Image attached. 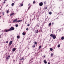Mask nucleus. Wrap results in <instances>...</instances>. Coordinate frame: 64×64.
Returning a JSON list of instances; mask_svg holds the SVG:
<instances>
[{
    "label": "nucleus",
    "instance_id": "15",
    "mask_svg": "<svg viewBox=\"0 0 64 64\" xmlns=\"http://www.w3.org/2000/svg\"><path fill=\"white\" fill-rule=\"evenodd\" d=\"M20 6H23V4H20Z\"/></svg>",
    "mask_w": 64,
    "mask_h": 64
},
{
    "label": "nucleus",
    "instance_id": "1",
    "mask_svg": "<svg viewBox=\"0 0 64 64\" xmlns=\"http://www.w3.org/2000/svg\"><path fill=\"white\" fill-rule=\"evenodd\" d=\"M15 29V28L14 27H11L10 29H9L8 30H4V32H8V31H12L14 30Z\"/></svg>",
    "mask_w": 64,
    "mask_h": 64
},
{
    "label": "nucleus",
    "instance_id": "24",
    "mask_svg": "<svg viewBox=\"0 0 64 64\" xmlns=\"http://www.w3.org/2000/svg\"><path fill=\"white\" fill-rule=\"evenodd\" d=\"M14 3H12V6H14Z\"/></svg>",
    "mask_w": 64,
    "mask_h": 64
},
{
    "label": "nucleus",
    "instance_id": "10",
    "mask_svg": "<svg viewBox=\"0 0 64 64\" xmlns=\"http://www.w3.org/2000/svg\"><path fill=\"white\" fill-rule=\"evenodd\" d=\"M31 6L30 5L28 7V10H29L30 9V8H31Z\"/></svg>",
    "mask_w": 64,
    "mask_h": 64
},
{
    "label": "nucleus",
    "instance_id": "29",
    "mask_svg": "<svg viewBox=\"0 0 64 64\" xmlns=\"http://www.w3.org/2000/svg\"><path fill=\"white\" fill-rule=\"evenodd\" d=\"M35 3H36V2H35V1H34L33 2V4H34Z\"/></svg>",
    "mask_w": 64,
    "mask_h": 64
},
{
    "label": "nucleus",
    "instance_id": "48",
    "mask_svg": "<svg viewBox=\"0 0 64 64\" xmlns=\"http://www.w3.org/2000/svg\"><path fill=\"white\" fill-rule=\"evenodd\" d=\"M31 61V60H30V61Z\"/></svg>",
    "mask_w": 64,
    "mask_h": 64
},
{
    "label": "nucleus",
    "instance_id": "13",
    "mask_svg": "<svg viewBox=\"0 0 64 64\" xmlns=\"http://www.w3.org/2000/svg\"><path fill=\"white\" fill-rule=\"evenodd\" d=\"M38 33V30H37L36 31V33Z\"/></svg>",
    "mask_w": 64,
    "mask_h": 64
},
{
    "label": "nucleus",
    "instance_id": "31",
    "mask_svg": "<svg viewBox=\"0 0 64 64\" xmlns=\"http://www.w3.org/2000/svg\"><path fill=\"white\" fill-rule=\"evenodd\" d=\"M7 12V13H8L9 12V11L8 10Z\"/></svg>",
    "mask_w": 64,
    "mask_h": 64
},
{
    "label": "nucleus",
    "instance_id": "3",
    "mask_svg": "<svg viewBox=\"0 0 64 64\" xmlns=\"http://www.w3.org/2000/svg\"><path fill=\"white\" fill-rule=\"evenodd\" d=\"M39 5L40 6H43V2H40L39 3Z\"/></svg>",
    "mask_w": 64,
    "mask_h": 64
},
{
    "label": "nucleus",
    "instance_id": "26",
    "mask_svg": "<svg viewBox=\"0 0 64 64\" xmlns=\"http://www.w3.org/2000/svg\"><path fill=\"white\" fill-rule=\"evenodd\" d=\"M58 47H60V44H58Z\"/></svg>",
    "mask_w": 64,
    "mask_h": 64
},
{
    "label": "nucleus",
    "instance_id": "4",
    "mask_svg": "<svg viewBox=\"0 0 64 64\" xmlns=\"http://www.w3.org/2000/svg\"><path fill=\"white\" fill-rule=\"evenodd\" d=\"M12 43H13V42L12 41H10L9 43V45H12Z\"/></svg>",
    "mask_w": 64,
    "mask_h": 64
},
{
    "label": "nucleus",
    "instance_id": "28",
    "mask_svg": "<svg viewBox=\"0 0 64 64\" xmlns=\"http://www.w3.org/2000/svg\"><path fill=\"white\" fill-rule=\"evenodd\" d=\"M18 25L17 24H16V27H18Z\"/></svg>",
    "mask_w": 64,
    "mask_h": 64
},
{
    "label": "nucleus",
    "instance_id": "8",
    "mask_svg": "<svg viewBox=\"0 0 64 64\" xmlns=\"http://www.w3.org/2000/svg\"><path fill=\"white\" fill-rule=\"evenodd\" d=\"M10 56H8L6 58V59H9V58H10Z\"/></svg>",
    "mask_w": 64,
    "mask_h": 64
},
{
    "label": "nucleus",
    "instance_id": "19",
    "mask_svg": "<svg viewBox=\"0 0 64 64\" xmlns=\"http://www.w3.org/2000/svg\"><path fill=\"white\" fill-rule=\"evenodd\" d=\"M42 47V46H39V47L38 48V49H40V48H41Z\"/></svg>",
    "mask_w": 64,
    "mask_h": 64
},
{
    "label": "nucleus",
    "instance_id": "7",
    "mask_svg": "<svg viewBox=\"0 0 64 64\" xmlns=\"http://www.w3.org/2000/svg\"><path fill=\"white\" fill-rule=\"evenodd\" d=\"M24 58H20V60H22H22H24Z\"/></svg>",
    "mask_w": 64,
    "mask_h": 64
},
{
    "label": "nucleus",
    "instance_id": "22",
    "mask_svg": "<svg viewBox=\"0 0 64 64\" xmlns=\"http://www.w3.org/2000/svg\"><path fill=\"white\" fill-rule=\"evenodd\" d=\"M14 15V13H12L10 14V16H12V15Z\"/></svg>",
    "mask_w": 64,
    "mask_h": 64
},
{
    "label": "nucleus",
    "instance_id": "40",
    "mask_svg": "<svg viewBox=\"0 0 64 64\" xmlns=\"http://www.w3.org/2000/svg\"><path fill=\"white\" fill-rule=\"evenodd\" d=\"M48 64H50V63H49V62H48Z\"/></svg>",
    "mask_w": 64,
    "mask_h": 64
},
{
    "label": "nucleus",
    "instance_id": "38",
    "mask_svg": "<svg viewBox=\"0 0 64 64\" xmlns=\"http://www.w3.org/2000/svg\"><path fill=\"white\" fill-rule=\"evenodd\" d=\"M28 28H26V30H27V31H28Z\"/></svg>",
    "mask_w": 64,
    "mask_h": 64
},
{
    "label": "nucleus",
    "instance_id": "47",
    "mask_svg": "<svg viewBox=\"0 0 64 64\" xmlns=\"http://www.w3.org/2000/svg\"><path fill=\"white\" fill-rule=\"evenodd\" d=\"M1 38V36H0V38Z\"/></svg>",
    "mask_w": 64,
    "mask_h": 64
},
{
    "label": "nucleus",
    "instance_id": "36",
    "mask_svg": "<svg viewBox=\"0 0 64 64\" xmlns=\"http://www.w3.org/2000/svg\"><path fill=\"white\" fill-rule=\"evenodd\" d=\"M45 57H46V55L44 56V58H45Z\"/></svg>",
    "mask_w": 64,
    "mask_h": 64
},
{
    "label": "nucleus",
    "instance_id": "21",
    "mask_svg": "<svg viewBox=\"0 0 64 64\" xmlns=\"http://www.w3.org/2000/svg\"><path fill=\"white\" fill-rule=\"evenodd\" d=\"M32 47L34 48V47H35V44L34 45L32 46Z\"/></svg>",
    "mask_w": 64,
    "mask_h": 64
},
{
    "label": "nucleus",
    "instance_id": "46",
    "mask_svg": "<svg viewBox=\"0 0 64 64\" xmlns=\"http://www.w3.org/2000/svg\"><path fill=\"white\" fill-rule=\"evenodd\" d=\"M0 18H1V16H0Z\"/></svg>",
    "mask_w": 64,
    "mask_h": 64
},
{
    "label": "nucleus",
    "instance_id": "18",
    "mask_svg": "<svg viewBox=\"0 0 64 64\" xmlns=\"http://www.w3.org/2000/svg\"><path fill=\"white\" fill-rule=\"evenodd\" d=\"M16 50H15V48H13V50H12V51H15Z\"/></svg>",
    "mask_w": 64,
    "mask_h": 64
},
{
    "label": "nucleus",
    "instance_id": "43",
    "mask_svg": "<svg viewBox=\"0 0 64 64\" xmlns=\"http://www.w3.org/2000/svg\"><path fill=\"white\" fill-rule=\"evenodd\" d=\"M37 19H39V18H37Z\"/></svg>",
    "mask_w": 64,
    "mask_h": 64
},
{
    "label": "nucleus",
    "instance_id": "30",
    "mask_svg": "<svg viewBox=\"0 0 64 64\" xmlns=\"http://www.w3.org/2000/svg\"><path fill=\"white\" fill-rule=\"evenodd\" d=\"M30 3H29V4H28V6H30Z\"/></svg>",
    "mask_w": 64,
    "mask_h": 64
},
{
    "label": "nucleus",
    "instance_id": "52",
    "mask_svg": "<svg viewBox=\"0 0 64 64\" xmlns=\"http://www.w3.org/2000/svg\"><path fill=\"white\" fill-rule=\"evenodd\" d=\"M46 47H45V48H46Z\"/></svg>",
    "mask_w": 64,
    "mask_h": 64
},
{
    "label": "nucleus",
    "instance_id": "6",
    "mask_svg": "<svg viewBox=\"0 0 64 64\" xmlns=\"http://www.w3.org/2000/svg\"><path fill=\"white\" fill-rule=\"evenodd\" d=\"M44 62L45 63V64H47V62H46V60H44Z\"/></svg>",
    "mask_w": 64,
    "mask_h": 64
},
{
    "label": "nucleus",
    "instance_id": "12",
    "mask_svg": "<svg viewBox=\"0 0 64 64\" xmlns=\"http://www.w3.org/2000/svg\"><path fill=\"white\" fill-rule=\"evenodd\" d=\"M61 40H64V37L63 36L61 38Z\"/></svg>",
    "mask_w": 64,
    "mask_h": 64
},
{
    "label": "nucleus",
    "instance_id": "41",
    "mask_svg": "<svg viewBox=\"0 0 64 64\" xmlns=\"http://www.w3.org/2000/svg\"><path fill=\"white\" fill-rule=\"evenodd\" d=\"M19 64H21V63H20Z\"/></svg>",
    "mask_w": 64,
    "mask_h": 64
},
{
    "label": "nucleus",
    "instance_id": "16",
    "mask_svg": "<svg viewBox=\"0 0 64 64\" xmlns=\"http://www.w3.org/2000/svg\"><path fill=\"white\" fill-rule=\"evenodd\" d=\"M53 55H54V54H53L52 53L50 55L51 57H53Z\"/></svg>",
    "mask_w": 64,
    "mask_h": 64
},
{
    "label": "nucleus",
    "instance_id": "9",
    "mask_svg": "<svg viewBox=\"0 0 64 64\" xmlns=\"http://www.w3.org/2000/svg\"><path fill=\"white\" fill-rule=\"evenodd\" d=\"M17 39H20V36H17Z\"/></svg>",
    "mask_w": 64,
    "mask_h": 64
},
{
    "label": "nucleus",
    "instance_id": "20",
    "mask_svg": "<svg viewBox=\"0 0 64 64\" xmlns=\"http://www.w3.org/2000/svg\"><path fill=\"white\" fill-rule=\"evenodd\" d=\"M34 44H37V42H34Z\"/></svg>",
    "mask_w": 64,
    "mask_h": 64
},
{
    "label": "nucleus",
    "instance_id": "25",
    "mask_svg": "<svg viewBox=\"0 0 64 64\" xmlns=\"http://www.w3.org/2000/svg\"><path fill=\"white\" fill-rule=\"evenodd\" d=\"M49 14L50 15H51V14H52V12H49Z\"/></svg>",
    "mask_w": 64,
    "mask_h": 64
},
{
    "label": "nucleus",
    "instance_id": "39",
    "mask_svg": "<svg viewBox=\"0 0 64 64\" xmlns=\"http://www.w3.org/2000/svg\"><path fill=\"white\" fill-rule=\"evenodd\" d=\"M52 25H53V24H54V23H53V22H52Z\"/></svg>",
    "mask_w": 64,
    "mask_h": 64
},
{
    "label": "nucleus",
    "instance_id": "33",
    "mask_svg": "<svg viewBox=\"0 0 64 64\" xmlns=\"http://www.w3.org/2000/svg\"><path fill=\"white\" fill-rule=\"evenodd\" d=\"M27 26H30V24H28L27 25Z\"/></svg>",
    "mask_w": 64,
    "mask_h": 64
},
{
    "label": "nucleus",
    "instance_id": "42",
    "mask_svg": "<svg viewBox=\"0 0 64 64\" xmlns=\"http://www.w3.org/2000/svg\"><path fill=\"white\" fill-rule=\"evenodd\" d=\"M4 0V1H7V0Z\"/></svg>",
    "mask_w": 64,
    "mask_h": 64
},
{
    "label": "nucleus",
    "instance_id": "11",
    "mask_svg": "<svg viewBox=\"0 0 64 64\" xmlns=\"http://www.w3.org/2000/svg\"><path fill=\"white\" fill-rule=\"evenodd\" d=\"M22 20H17V22H21V21H22Z\"/></svg>",
    "mask_w": 64,
    "mask_h": 64
},
{
    "label": "nucleus",
    "instance_id": "51",
    "mask_svg": "<svg viewBox=\"0 0 64 64\" xmlns=\"http://www.w3.org/2000/svg\"><path fill=\"white\" fill-rule=\"evenodd\" d=\"M16 61H17V60H16Z\"/></svg>",
    "mask_w": 64,
    "mask_h": 64
},
{
    "label": "nucleus",
    "instance_id": "44",
    "mask_svg": "<svg viewBox=\"0 0 64 64\" xmlns=\"http://www.w3.org/2000/svg\"><path fill=\"white\" fill-rule=\"evenodd\" d=\"M10 45H9V47H10Z\"/></svg>",
    "mask_w": 64,
    "mask_h": 64
},
{
    "label": "nucleus",
    "instance_id": "5",
    "mask_svg": "<svg viewBox=\"0 0 64 64\" xmlns=\"http://www.w3.org/2000/svg\"><path fill=\"white\" fill-rule=\"evenodd\" d=\"M17 20H18V19H16V20H14L13 21V22H17Z\"/></svg>",
    "mask_w": 64,
    "mask_h": 64
},
{
    "label": "nucleus",
    "instance_id": "23",
    "mask_svg": "<svg viewBox=\"0 0 64 64\" xmlns=\"http://www.w3.org/2000/svg\"><path fill=\"white\" fill-rule=\"evenodd\" d=\"M44 9L45 10L47 9V6L45 7L44 8Z\"/></svg>",
    "mask_w": 64,
    "mask_h": 64
},
{
    "label": "nucleus",
    "instance_id": "27",
    "mask_svg": "<svg viewBox=\"0 0 64 64\" xmlns=\"http://www.w3.org/2000/svg\"><path fill=\"white\" fill-rule=\"evenodd\" d=\"M51 25V23H50L48 24V26H50Z\"/></svg>",
    "mask_w": 64,
    "mask_h": 64
},
{
    "label": "nucleus",
    "instance_id": "49",
    "mask_svg": "<svg viewBox=\"0 0 64 64\" xmlns=\"http://www.w3.org/2000/svg\"><path fill=\"white\" fill-rule=\"evenodd\" d=\"M1 10V8H0V10Z\"/></svg>",
    "mask_w": 64,
    "mask_h": 64
},
{
    "label": "nucleus",
    "instance_id": "17",
    "mask_svg": "<svg viewBox=\"0 0 64 64\" xmlns=\"http://www.w3.org/2000/svg\"><path fill=\"white\" fill-rule=\"evenodd\" d=\"M50 51H52L53 50V48H50Z\"/></svg>",
    "mask_w": 64,
    "mask_h": 64
},
{
    "label": "nucleus",
    "instance_id": "14",
    "mask_svg": "<svg viewBox=\"0 0 64 64\" xmlns=\"http://www.w3.org/2000/svg\"><path fill=\"white\" fill-rule=\"evenodd\" d=\"M25 34H25V32H23L22 33V35H25Z\"/></svg>",
    "mask_w": 64,
    "mask_h": 64
},
{
    "label": "nucleus",
    "instance_id": "37",
    "mask_svg": "<svg viewBox=\"0 0 64 64\" xmlns=\"http://www.w3.org/2000/svg\"><path fill=\"white\" fill-rule=\"evenodd\" d=\"M4 3L5 4L6 3V2H5V1H4Z\"/></svg>",
    "mask_w": 64,
    "mask_h": 64
},
{
    "label": "nucleus",
    "instance_id": "32",
    "mask_svg": "<svg viewBox=\"0 0 64 64\" xmlns=\"http://www.w3.org/2000/svg\"><path fill=\"white\" fill-rule=\"evenodd\" d=\"M6 43H8V41H6Z\"/></svg>",
    "mask_w": 64,
    "mask_h": 64
},
{
    "label": "nucleus",
    "instance_id": "34",
    "mask_svg": "<svg viewBox=\"0 0 64 64\" xmlns=\"http://www.w3.org/2000/svg\"><path fill=\"white\" fill-rule=\"evenodd\" d=\"M44 4H46V2H44Z\"/></svg>",
    "mask_w": 64,
    "mask_h": 64
},
{
    "label": "nucleus",
    "instance_id": "35",
    "mask_svg": "<svg viewBox=\"0 0 64 64\" xmlns=\"http://www.w3.org/2000/svg\"><path fill=\"white\" fill-rule=\"evenodd\" d=\"M2 14L3 15H4V12H2Z\"/></svg>",
    "mask_w": 64,
    "mask_h": 64
},
{
    "label": "nucleus",
    "instance_id": "2",
    "mask_svg": "<svg viewBox=\"0 0 64 64\" xmlns=\"http://www.w3.org/2000/svg\"><path fill=\"white\" fill-rule=\"evenodd\" d=\"M50 36L51 37L53 38L54 39H55L56 38V36L55 34H51Z\"/></svg>",
    "mask_w": 64,
    "mask_h": 64
},
{
    "label": "nucleus",
    "instance_id": "45",
    "mask_svg": "<svg viewBox=\"0 0 64 64\" xmlns=\"http://www.w3.org/2000/svg\"><path fill=\"white\" fill-rule=\"evenodd\" d=\"M14 61H15V60H13Z\"/></svg>",
    "mask_w": 64,
    "mask_h": 64
},
{
    "label": "nucleus",
    "instance_id": "50",
    "mask_svg": "<svg viewBox=\"0 0 64 64\" xmlns=\"http://www.w3.org/2000/svg\"><path fill=\"white\" fill-rule=\"evenodd\" d=\"M38 21H39V20H38Z\"/></svg>",
    "mask_w": 64,
    "mask_h": 64
}]
</instances>
